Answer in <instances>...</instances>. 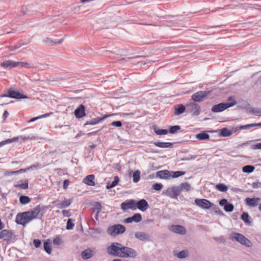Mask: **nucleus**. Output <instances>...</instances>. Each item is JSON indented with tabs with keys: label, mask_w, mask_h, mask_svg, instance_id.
<instances>
[{
	"label": "nucleus",
	"mask_w": 261,
	"mask_h": 261,
	"mask_svg": "<svg viewBox=\"0 0 261 261\" xmlns=\"http://www.w3.org/2000/svg\"><path fill=\"white\" fill-rule=\"evenodd\" d=\"M110 115L105 116L100 118H96L91 120L90 121L87 122L86 124H96L99 123L101 121L103 120L106 118L109 117Z\"/></svg>",
	"instance_id": "nucleus-31"
},
{
	"label": "nucleus",
	"mask_w": 261,
	"mask_h": 261,
	"mask_svg": "<svg viewBox=\"0 0 261 261\" xmlns=\"http://www.w3.org/2000/svg\"><path fill=\"white\" fill-rule=\"evenodd\" d=\"M30 219L28 214L27 212L22 214H19L16 216V222L17 224L25 225L27 223L30 222Z\"/></svg>",
	"instance_id": "nucleus-8"
},
{
	"label": "nucleus",
	"mask_w": 261,
	"mask_h": 261,
	"mask_svg": "<svg viewBox=\"0 0 261 261\" xmlns=\"http://www.w3.org/2000/svg\"><path fill=\"white\" fill-rule=\"evenodd\" d=\"M249 112L255 114L257 116H261V109L259 108H251L249 110Z\"/></svg>",
	"instance_id": "nucleus-39"
},
{
	"label": "nucleus",
	"mask_w": 261,
	"mask_h": 261,
	"mask_svg": "<svg viewBox=\"0 0 261 261\" xmlns=\"http://www.w3.org/2000/svg\"><path fill=\"white\" fill-rule=\"evenodd\" d=\"M42 168V166L40 164H37L36 165H34L33 166H31L28 167L27 168V169L30 170V169H33V168L38 169V168Z\"/></svg>",
	"instance_id": "nucleus-58"
},
{
	"label": "nucleus",
	"mask_w": 261,
	"mask_h": 261,
	"mask_svg": "<svg viewBox=\"0 0 261 261\" xmlns=\"http://www.w3.org/2000/svg\"><path fill=\"white\" fill-rule=\"evenodd\" d=\"M121 208L123 210V211L128 210V209H132V210H136V203L134 200H131L129 201L126 202H122L121 204Z\"/></svg>",
	"instance_id": "nucleus-12"
},
{
	"label": "nucleus",
	"mask_w": 261,
	"mask_h": 261,
	"mask_svg": "<svg viewBox=\"0 0 261 261\" xmlns=\"http://www.w3.org/2000/svg\"><path fill=\"white\" fill-rule=\"evenodd\" d=\"M74 115L77 118H82L85 115V107L81 105L74 111Z\"/></svg>",
	"instance_id": "nucleus-21"
},
{
	"label": "nucleus",
	"mask_w": 261,
	"mask_h": 261,
	"mask_svg": "<svg viewBox=\"0 0 261 261\" xmlns=\"http://www.w3.org/2000/svg\"><path fill=\"white\" fill-rule=\"evenodd\" d=\"M19 139H20V136L15 137L12 139H8L4 141H2V142H0V147L4 145L7 144H9V143H11L12 142H17L18 141V140Z\"/></svg>",
	"instance_id": "nucleus-30"
},
{
	"label": "nucleus",
	"mask_w": 261,
	"mask_h": 261,
	"mask_svg": "<svg viewBox=\"0 0 261 261\" xmlns=\"http://www.w3.org/2000/svg\"><path fill=\"white\" fill-rule=\"evenodd\" d=\"M142 216L140 214L137 213L134 214L132 217H128L124 220V223H129L133 222L138 223L142 220Z\"/></svg>",
	"instance_id": "nucleus-15"
},
{
	"label": "nucleus",
	"mask_w": 261,
	"mask_h": 261,
	"mask_svg": "<svg viewBox=\"0 0 261 261\" xmlns=\"http://www.w3.org/2000/svg\"><path fill=\"white\" fill-rule=\"evenodd\" d=\"M16 188H20L21 189H27L28 188V182L25 181L24 183L18 184L15 186Z\"/></svg>",
	"instance_id": "nucleus-50"
},
{
	"label": "nucleus",
	"mask_w": 261,
	"mask_h": 261,
	"mask_svg": "<svg viewBox=\"0 0 261 261\" xmlns=\"http://www.w3.org/2000/svg\"><path fill=\"white\" fill-rule=\"evenodd\" d=\"M93 205L94 207V208L97 211V213H99L101 210V204L98 202H95L94 203Z\"/></svg>",
	"instance_id": "nucleus-49"
},
{
	"label": "nucleus",
	"mask_w": 261,
	"mask_h": 261,
	"mask_svg": "<svg viewBox=\"0 0 261 261\" xmlns=\"http://www.w3.org/2000/svg\"><path fill=\"white\" fill-rule=\"evenodd\" d=\"M197 156H198V155H191L189 156H188V158L182 159L181 160V161H189V160H194V159H196Z\"/></svg>",
	"instance_id": "nucleus-54"
},
{
	"label": "nucleus",
	"mask_w": 261,
	"mask_h": 261,
	"mask_svg": "<svg viewBox=\"0 0 261 261\" xmlns=\"http://www.w3.org/2000/svg\"><path fill=\"white\" fill-rule=\"evenodd\" d=\"M153 144L156 147L162 148H171L173 146V143L170 142H154Z\"/></svg>",
	"instance_id": "nucleus-24"
},
{
	"label": "nucleus",
	"mask_w": 261,
	"mask_h": 261,
	"mask_svg": "<svg viewBox=\"0 0 261 261\" xmlns=\"http://www.w3.org/2000/svg\"><path fill=\"white\" fill-rule=\"evenodd\" d=\"M21 46V45H16L14 46H11L10 50L11 51H14L16 50V49H18Z\"/></svg>",
	"instance_id": "nucleus-64"
},
{
	"label": "nucleus",
	"mask_w": 261,
	"mask_h": 261,
	"mask_svg": "<svg viewBox=\"0 0 261 261\" xmlns=\"http://www.w3.org/2000/svg\"><path fill=\"white\" fill-rule=\"evenodd\" d=\"M229 237L231 240L236 241L247 247L252 246L251 242L241 233L232 232L229 234Z\"/></svg>",
	"instance_id": "nucleus-1"
},
{
	"label": "nucleus",
	"mask_w": 261,
	"mask_h": 261,
	"mask_svg": "<svg viewBox=\"0 0 261 261\" xmlns=\"http://www.w3.org/2000/svg\"><path fill=\"white\" fill-rule=\"evenodd\" d=\"M135 237L142 241H146L149 240V236L145 232L141 231L136 232Z\"/></svg>",
	"instance_id": "nucleus-22"
},
{
	"label": "nucleus",
	"mask_w": 261,
	"mask_h": 261,
	"mask_svg": "<svg viewBox=\"0 0 261 261\" xmlns=\"http://www.w3.org/2000/svg\"><path fill=\"white\" fill-rule=\"evenodd\" d=\"M174 254L175 256H176L178 258H185L189 255V252L188 250H182L179 252H174Z\"/></svg>",
	"instance_id": "nucleus-28"
},
{
	"label": "nucleus",
	"mask_w": 261,
	"mask_h": 261,
	"mask_svg": "<svg viewBox=\"0 0 261 261\" xmlns=\"http://www.w3.org/2000/svg\"><path fill=\"white\" fill-rule=\"evenodd\" d=\"M17 63H18V66L20 65L21 67H24L28 69L32 68V65L28 62H17Z\"/></svg>",
	"instance_id": "nucleus-48"
},
{
	"label": "nucleus",
	"mask_w": 261,
	"mask_h": 261,
	"mask_svg": "<svg viewBox=\"0 0 261 261\" xmlns=\"http://www.w3.org/2000/svg\"><path fill=\"white\" fill-rule=\"evenodd\" d=\"M119 179L118 176H115L114 180L112 181L110 184H108L106 186L107 189H110L115 187L119 182Z\"/></svg>",
	"instance_id": "nucleus-35"
},
{
	"label": "nucleus",
	"mask_w": 261,
	"mask_h": 261,
	"mask_svg": "<svg viewBox=\"0 0 261 261\" xmlns=\"http://www.w3.org/2000/svg\"><path fill=\"white\" fill-rule=\"evenodd\" d=\"M136 208H138L139 210L144 212L148 207L149 205L145 199H141L138 201L136 203Z\"/></svg>",
	"instance_id": "nucleus-17"
},
{
	"label": "nucleus",
	"mask_w": 261,
	"mask_h": 261,
	"mask_svg": "<svg viewBox=\"0 0 261 261\" xmlns=\"http://www.w3.org/2000/svg\"><path fill=\"white\" fill-rule=\"evenodd\" d=\"M178 187L180 190V192L183 190L188 192L191 189V185L188 182L181 183Z\"/></svg>",
	"instance_id": "nucleus-32"
},
{
	"label": "nucleus",
	"mask_w": 261,
	"mask_h": 261,
	"mask_svg": "<svg viewBox=\"0 0 261 261\" xmlns=\"http://www.w3.org/2000/svg\"><path fill=\"white\" fill-rule=\"evenodd\" d=\"M140 172L139 170H136L133 173V181L135 183L138 182L140 179Z\"/></svg>",
	"instance_id": "nucleus-42"
},
{
	"label": "nucleus",
	"mask_w": 261,
	"mask_h": 261,
	"mask_svg": "<svg viewBox=\"0 0 261 261\" xmlns=\"http://www.w3.org/2000/svg\"><path fill=\"white\" fill-rule=\"evenodd\" d=\"M185 174L184 171H170V178H177Z\"/></svg>",
	"instance_id": "nucleus-33"
},
{
	"label": "nucleus",
	"mask_w": 261,
	"mask_h": 261,
	"mask_svg": "<svg viewBox=\"0 0 261 261\" xmlns=\"http://www.w3.org/2000/svg\"><path fill=\"white\" fill-rule=\"evenodd\" d=\"M186 110L185 107L182 105H178L175 107L174 114L179 115L185 112Z\"/></svg>",
	"instance_id": "nucleus-29"
},
{
	"label": "nucleus",
	"mask_w": 261,
	"mask_h": 261,
	"mask_svg": "<svg viewBox=\"0 0 261 261\" xmlns=\"http://www.w3.org/2000/svg\"><path fill=\"white\" fill-rule=\"evenodd\" d=\"M180 193V190L178 186H173L172 187L168 188L163 192V194L174 199H177V196Z\"/></svg>",
	"instance_id": "nucleus-5"
},
{
	"label": "nucleus",
	"mask_w": 261,
	"mask_h": 261,
	"mask_svg": "<svg viewBox=\"0 0 261 261\" xmlns=\"http://www.w3.org/2000/svg\"><path fill=\"white\" fill-rule=\"evenodd\" d=\"M123 247V245L120 243H112L107 247V251L108 253L111 255L121 257Z\"/></svg>",
	"instance_id": "nucleus-2"
},
{
	"label": "nucleus",
	"mask_w": 261,
	"mask_h": 261,
	"mask_svg": "<svg viewBox=\"0 0 261 261\" xmlns=\"http://www.w3.org/2000/svg\"><path fill=\"white\" fill-rule=\"evenodd\" d=\"M253 127L252 123L248 124L245 125H241L240 126V129H248Z\"/></svg>",
	"instance_id": "nucleus-53"
},
{
	"label": "nucleus",
	"mask_w": 261,
	"mask_h": 261,
	"mask_svg": "<svg viewBox=\"0 0 261 261\" xmlns=\"http://www.w3.org/2000/svg\"><path fill=\"white\" fill-rule=\"evenodd\" d=\"M187 112L192 114L193 116H198L200 113L199 106L194 102L190 103L187 106Z\"/></svg>",
	"instance_id": "nucleus-10"
},
{
	"label": "nucleus",
	"mask_w": 261,
	"mask_h": 261,
	"mask_svg": "<svg viewBox=\"0 0 261 261\" xmlns=\"http://www.w3.org/2000/svg\"><path fill=\"white\" fill-rule=\"evenodd\" d=\"M260 200V199L259 198H247L245 199V202L247 205L251 207H255L257 205Z\"/></svg>",
	"instance_id": "nucleus-20"
},
{
	"label": "nucleus",
	"mask_w": 261,
	"mask_h": 261,
	"mask_svg": "<svg viewBox=\"0 0 261 261\" xmlns=\"http://www.w3.org/2000/svg\"><path fill=\"white\" fill-rule=\"evenodd\" d=\"M71 203V201L70 199H65L62 202H58L57 203L56 206L57 208L62 209L63 208L68 207Z\"/></svg>",
	"instance_id": "nucleus-25"
},
{
	"label": "nucleus",
	"mask_w": 261,
	"mask_h": 261,
	"mask_svg": "<svg viewBox=\"0 0 261 261\" xmlns=\"http://www.w3.org/2000/svg\"><path fill=\"white\" fill-rule=\"evenodd\" d=\"M227 203H228L227 200L226 199H223L221 200L219 202L220 205L221 206H224L225 204H227Z\"/></svg>",
	"instance_id": "nucleus-61"
},
{
	"label": "nucleus",
	"mask_w": 261,
	"mask_h": 261,
	"mask_svg": "<svg viewBox=\"0 0 261 261\" xmlns=\"http://www.w3.org/2000/svg\"><path fill=\"white\" fill-rule=\"evenodd\" d=\"M194 201L197 206L203 209H209L213 205V203L206 199L196 198Z\"/></svg>",
	"instance_id": "nucleus-9"
},
{
	"label": "nucleus",
	"mask_w": 261,
	"mask_h": 261,
	"mask_svg": "<svg viewBox=\"0 0 261 261\" xmlns=\"http://www.w3.org/2000/svg\"><path fill=\"white\" fill-rule=\"evenodd\" d=\"M209 135L205 133L198 134L196 135V138L199 140H205L209 138Z\"/></svg>",
	"instance_id": "nucleus-34"
},
{
	"label": "nucleus",
	"mask_w": 261,
	"mask_h": 261,
	"mask_svg": "<svg viewBox=\"0 0 261 261\" xmlns=\"http://www.w3.org/2000/svg\"><path fill=\"white\" fill-rule=\"evenodd\" d=\"M95 176L93 174H90L86 176L83 179V182L88 186H94L95 185L94 182Z\"/></svg>",
	"instance_id": "nucleus-23"
},
{
	"label": "nucleus",
	"mask_w": 261,
	"mask_h": 261,
	"mask_svg": "<svg viewBox=\"0 0 261 261\" xmlns=\"http://www.w3.org/2000/svg\"><path fill=\"white\" fill-rule=\"evenodd\" d=\"M236 102H233L232 103H220L218 105H216L213 106L212 108V111L214 113H218L222 111H224L225 110L227 109V108L231 107L232 106H233L235 105Z\"/></svg>",
	"instance_id": "nucleus-7"
},
{
	"label": "nucleus",
	"mask_w": 261,
	"mask_h": 261,
	"mask_svg": "<svg viewBox=\"0 0 261 261\" xmlns=\"http://www.w3.org/2000/svg\"><path fill=\"white\" fill-rule=\"evenodd\" d=\"M12 238L13 233L9 230L4 229L0 232V239H3L4 241H9Z\"/></svg>",
	"instance_id": "nucleus-13"
},
{
	"label": "nucleus",
	"mask_w": 261,
	"mask_h": 261,
	"mask_svg": "<svg viewBox=\"0 0 261 261\" xmlns=\"http://www.w3.org/2000/svg\"><path fill=\"white\" fill-rule=\"evenodd\" d=\"M156 174L157 177L161 179H170V171L167 170L158 171Z\"/></svg>",
	"instance_id": "nucleus-19"
},
{
	"label": "nucleus",
	"mask_w": 261,
	"mask_h": 261,
	"mask_svg": "<svg viewBox=\"0 0 261 261\" xmlns=\"http://www.w3.org/2000/svg\"><path fill=\"white\" fill-rule=\"evenodd\" d=\"M180 126L179 125H174L172 126H170L168 132L170 134H173L176 133L177 131L180 130Z\"/></svg>",
	"instance_id": "nucleus-43"
},
{
	"label": "nucleus",
	"mask_w": 261,
	"mask_h": 261,
	"mask_svg": "<svg viewBox=\"0 0 261 261\" xmlns=\"http://www.w3.org/2000/svg\"><path fill=\"white\" fill-rule=\"evenodd\" d=\"M62 213L64 217H69L70 216V213L68 210H63Z\"/></svg>",
	"instance_id": "nucleus-60"
},
{
	"label": "nucleus",
	"mask_w": 261,
	"mask_h": 261,
	"mask_svg": "<svg viewBox=\"0 0 261 261\" xmlns=\"http://www.w3.org/2000/svg\"><path fill=\"white\" fill-rule=\"evenodd\" d=\"M62 240L59 237H57L53 240V243L56 245H59L61 244Z\"/></svg>",
	"instance_id": "nucleus-52"
},
{
	"label": "nucleus",
	"mask_w": 261,
	"mask_h": 261,
	"mask_svg": "<svg viewBox=\"0 0 261 261\" xmlns=\"http://www.w3.org/2000/svg\"><path fill=\"white\" fill-rule=\"evenodd\" d=\"M73 220L71 219L68 220L67 222L66 229L68 230H71L74 228V224L73 222Z\"/></svg>",
	"instance_id": "nucleus-47"
},
{
	"label": "nucleus",
	"mask_w": 261,
	"mask_h": 261,
	"mask_svg": "<svg viewBox=\"0 0 261 261\" xmlns=\"http://www.w3.org/2000/svg\"><path fill=\"white\" fill-rule=\"evenodd\" d=\"M52 115H53V113H45V114L40 115V117H41V118L42 119V118L49 117Z\"/></svg>",
	"instance_id": "nucleus-63"
},
{
	"label": "nucleus",
	"mask_w": 261,
	"mask_h": 261,
	"mask_svg": "<svg viewBox=\"0 0 261 261\" xmlns=\"http://www.w3.org/2000/svg\"><path fill=\"white\" fill-rule=\"evenodd\" d=\"M249 216L248 213H244L241 216V219L245 223L248 225L250 224L251 222L249 221Z\"/></svg>",
	"instance_id": "nucleus-40"
},
{
	"label": "nucleus",
	"mask_w": 261,
	"mask_h": 261,
	"mask_svg": "<svg viewBox=\"0 0 261 261\" xmlns=\"http://www.w3.org/2000/svg\"><path fill=\"white\" fill-rule=\"evenodd\" d=\"M170 230L174 233L180 234H185L186 231V229L183 226L178 225H172L170 228Z\"/></svg>",
	"instance_id": "nucleus-16"
},
{
	"label": "nucleus",
	"mask_w": 261,
	"mask_h": 261,
	"mask_svg": "<svg viewBox=\"0 0 261 261\" xmlns=\"http://www.w3.org/2000/svg\"><path fill=\"white\" fill-rule=\"evenodd\" d=\"M234 208L233 205L231 204L227 203V204H225L224 206V210L227 212H231L233 211Z\"/></svg>",
	"instance_id": "nucleus-45"
},
{
	"label": "nucleus",
	"mask_w": 261,
	"mask_h": 261,
	"mask_svg": "<svg viewBox=\"0 0 261 261\" xmlns=\"http://www.w3.org/2000/svg\"><path fill=\"white\" fill-rule=\"evenodd\" d=\"M125 231L124 226L121 224H115L108 228L107 232L111 236L116 237L122 234Z\"/></svg>",
	"instance_id": "nucleus-3"
},
{
	"label": "nucleus",
	"mask_w": 261,
	"mask_h": 261,
	"mask_svg": "<svg viewBox=\"0 0 261 261\" xmlns=\"http://www.w3.org/2000/svg\"><path fill=\"white\" fill-rule=\"evenodd\" d=\"M44 250L49 254L51 253V249L50 247V243L46 241L43 244Z\"/></svg>",
	"instance_id": "nucleus-41"
},
{
	"label": "nucleus",
	"mask_w": 261,
	"mask_h": 261,
	"mask_svg": "<svg viewBox=\"0 0 261 261\" xmlns=\"http://www.w3.org/2000/svg\"><path fill=\"white\" fill-rule=\"evenodd\" d=\"M208 92L205 91H198L194 93L192 96V99L196 102L202 101L207 95Z\"/></svg>",
	"instance_id": "nucleus-11"
},
{
	"label": "nucleus",
	"mask_w": 261,
	"mask_h": 261,
	"mask_svg": "<svg viewBox=\"0 0 261 261\" xmlns=\"http://www.w3.org/2000/svg\"><path fill=\"white\" fill-rule=\"evenodd\" d=\"M69 181L68 180H65L63 182V188L64 189H66L68 186H69Z\"/></svg>",
	"instance_id": "nucleus-62"
},
{
	"label": "nucleus",
	"mask_w": 261,
	"mask_h": 261,
	"mask_svg": "<svg viewBox=\"0 0 261 261\" xmlns=\"http://www.w3.org/2000/svg\"><path fill=\"white\" fill-rule=\"evenodd\" d=\"M8 94L5 93L0 95V97H9L15 99H23L28 98L27 96L24 95L17 91L14 90L10 88L7 90Z\"/></svg>",
	"instance_id": "nucleus-4"
},
{
	"label": "nucleus",
	"mask_w": 261,
	"mask_h": 261,
	"mask_svg": "<svg viewBox=\"0 0 261 261\" xmlns=\"http://www.w3.org/2000/svg\"><path fill=\"white\" fill-rule=\"evenodd\" d=\"M20 139H22L23 140H36V138L34 136L33 137H30V136H20Z\"/></svg>",
	"instance_id": "nucleus-55"
},
{
	"label": "nucleus",
	"mask_w": 261,
	"mask_h": 261,
	"mask_svg": "<svg viewBox=\"0 0 261 261\" xmlns=\"http://www.w3.org/2000/svg\"><path fill=\"white\" fill-rule=\"evenodd\" d=\"M111 125L114 126L120 127L122 126V123L120 121H113Z\"/></svg>",
	"instance_id": "nucleus-57"
},
{
	"label": "nucleus",
	"mask_w": 261,
	"mask_h": 261,
	"mask_svg": "<svg viewBox=\"0 0 261 261\" xmlns=\"http://www.w3.org/2000/svg\"><path fill=\"white\" fill-rule=\"evenodd\" d=\"M19 201L22 204H26L31 201V199L27 196H21L19 197Z\"/></svg>",
	"instance_id": "nucleus-36"
},
{
	"label": "nucleus",
	"mask_w": 261,
	"mask_h": 261,
	"mask_svg": "<svg viewBox=\"0 0 261 261\" xmlns=\"http://www.w3.org/2000/svg\"><path fill=\"white\" fill-rule=\"evenodd\" d=\"M220 134L221 136H222L223 137H228V136H230L232 134V133L230 130H229L227 128H223L221 129Z\"/></svg>",
	"instance_id": "nucleus-38"
},
{
	"label": "nucleus",
	"mask_w": 261,
	"mask_h": 261,
	"mask_svg": "<svg viewBox=\"0 0 261 261\" xmlns=\"http://www.w3.org/2000/svg\"><path fill=\"white\" fill-rule=\"evenodd\" d=\"M254 170V167L251 165H246L243 167L242 170L245 173H251Z\"/></svg>",
	"instance_id": "nucleus-37"
},
{
	"label": "nucleus",
	"mask_w": 261,
	"mask_h": 261,
	"mask_svg": "<svg viewBox=\"0 0 261 261\" xmlns=\"http://www.w3.org/2000/svg\"><path fill=\"white\" fill-rule=\"evenodd\" d=\"M63 41V39H60V40H59L58 41H53L52 40H51V39H50L49 38H46L45 40V42L46 43H49V44H50L51 45H53V44H61L62 43Z\"/></svg>",
	"instance_id": "nucleus-46"
},
{
	"label": "nucleus",
	"mask_w": 261,
	"mask_h": 261,
	"mask_svg": "<svg viewBox=\"0 0 261 261\" xmlns=\"http://www.w3.org/2000/svg\"><path fill=\"white\" fill-rule=\"evenodd\" d=\"M1 66L7 69H11L13 68L17 67L18 63L12 60H8L1 63Z\"/></svg>",
	"instance_id": "nucleus-14"
},
{
	"label": "nucleus",
	"mask_w": 261,
	"mask_h": 261,
	"mask_svg": "<svg viewBox=\"0 0 261 261\" xmlns=\"http://www.w3.org/2000/svg\"><path fill=\"white\" fill-rule=\"evenodd\" d=\"M217 189L221 192H226L228 190V187L223 184H219L216 186Z\"/></svg>",
	"instance_id": "nucleus-44"
},
{
	"label": "nucleus",
	"mask_w": 261,
	"mask_h": 261,
	"mask_svg": "<svg viewBox=\"0 0 261 261\" xmlns=\"http://www.w3.org/2000/svg\"><path fill=\"white\" fill-rule=\"evenodd\" d=\"M93 256L92 251L90 249L85 250L82 252V257L84 259H88Z\"/></svg>",
	"instance_id": "nucleus-27"
},
{
	"label": "nucleus",
	"mask_w": 261,
	"mask_h": 261,
	"mask_svg": "<svg viewBox=\"0 0 261 261\" xmlns=\"http://www.w3.org/2000/svg\"><path fill=\"white\" fill-rule=\"evenodd\" d=\"M163 188V185L161 184L156 183L153 185L152 189L156 191H160Z\"/></svg>",
	"instance_id": "nucleus-51"
},
{
	"label": "nucleus",
	"mask_w": 261,
	"mask_h": 261,
	"mask_svg": "<svg viewBox=\"0 0 261 261\" xmlns=\"http://www.w3.org/2000/svg\"><path fill=\"white\" fill-rule=\"evenodd\" d=\"M252 148L253 149H261V143L253 145Z\"/></svg>",
	"instance_id": "nucleus-59"
},
{
	"label": "nucleus",
	"mask_w": 261,
	"mask_h": 261,
	"mask_svg": "<svg viewBox=\"0 0 261 261\" xmlns=\"http://www.w3.org/2000/svg\"><path fill=\"white\" fill-rule=\"evenodd\" d=\"M152 128L154 133L158 135H165L168 134V130L165 129H160L158 126L153 125Z\"/></svg>",
	"instance_id": "nucleus-26"
},
{
	"label": "nucleus",
	"mask_w": 261,
	"mask_h": 261,
	"mask_svg": "<svg viewBox=\"0 0 261 261\" xmlns=\"http://www.w3.org/2000/svg\"><path fill=\"white\" fill-rule=\"evenodd\" d=\"M41 241L38 239H35L33 241V244L36 248H38L41 245Z\"/></svg>",
	"instance_id": "nucleus-56"
},
{
	"label": "nucleus",
	"mask_w": 261,
	"mask_h": 261,
	"mask_svg": "<svg viewBox=\"0 0 261 261\" xmlns=\"http://www.w3.org/2000/svg\"><path fill=\"white\" fill-rule=\"evenodd\" d=\"M138 255L137 251L132 248L128 247L123 246L122 248V252L121 257L122 258H136Z\"/></svg>",
	"instance_id": "nucleus-6"
},
{
	"label": "nucleus",
	"mask_w": 261,
	"mask_h": 261,
	"mask_svg": "<svg viewBox=\"0 0 261 261\" xmlns=\"http://www.w3.org/2000/svg\"><path fill=\"white\" fill-rule=\"evenodd\" d=\"M41 210V209L40 206L38 205L36 206L32 211L27 212V213L28 214L30 219L32 220L37 217V216L40 213Z\"/></svg>",
	"instance_id": "nucleus-18"
}]
</instances>
